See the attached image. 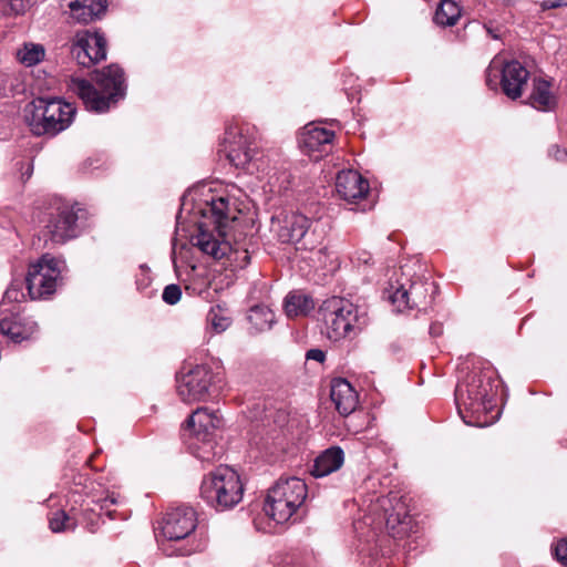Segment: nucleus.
Segmentation results:
<instances>
[{
	"instance_id": "nucleus-1",
	"label": "nucleus",
	"mask_w": 567,
	"mask_h": 567,
	"mask_svg": "<svg viewBox=\"0 0 567 567\" xmlns=\"http://www.w3.org/2000/svg\"><path fill=\"white\" fill-rule=\"evenodd\" d=\"M203 216L208 220L200 223L197 233L192 235V246L214 260L227 257L237 267H246L250 261L248 250L233 249L226 240L228 224L236 220V209L228 198L213 197L203 209Z\"/></svg>"
},
{
	"instance_id": "nucleus-2",
	"label": "nucleus",
	"mask_w": 567,
	"mask_h": 567,
	"mask_svg": "<svg viewBox=\"0 0 567 567\" xmlns=\"http://www.w3.org/2000/svg\"><path fill=\"white\" fill-rule=\"evenodd\" d=\"M499 381L496 370L486 364L478 371L474 370L465 383L457 385L455 391L458 413L463 421L473 426L488 424L487 413L495 406V396Z\"/></svg>"
},
{
	"instance_id": "nucleus-3",
	"label": "nucleus",
	"mask_w": 567,
	"mask_h": 567,
	"mask_svg": "<svg viewBox=\"0 0 567 567\" xmlns=\"http://www.w3.org/2000/svg\"><path fill=\"white\" fill-rule=\"evenodd\" d=\"M94 81L99 90L89 81L79 78H72L69 84L70 90L83 101L90 111L105 112L112 103H116L125 94L124 72L116 64L96 71Z\"/></svg>"
},
{
	"instance_id": "nucleus-4",
	"label": "nucleus",
	"mask_w": 567,
	"mask_h": 567,
	"mask_svg": "<svg viewBox=\"0 0 567 567\" xmlns=\"http://www.w3.org/2000/svg\"><path fill=\"white\" fill-rule=\"evenodd\" d=\"M320 311L327 336L332 341L353 339L369 324V316L365 309L344 298L332 297L326 300Z\"/></svg>"
},
{
	"instance_id": "nucleus-5",
	"label": "nucleus",
	"mask_w": 567,
	"mask_h": 567,
	"mask_svg": "<svg viewBox=\"0 0 567 567\" xmlns=\"http://www.w3.org/2000/svg\"><path fill=\"white\" fill-rule=\"evenodd\" d=\"M75 107L60 99L38 97L24 109V121L34 135L65 130L73 121Z\"/></svg>"
},
{
	"instance_id": "nucleus-6",
	"label": "nucleus",
	"mask_w": 567,
	"mask_h": 567,
	"mask_svg": "<svg viewBox=\"0 0 567 567\" xmlns=\"http://www.w3.org/2000/svg\"><path fill=\"white\" fill-rule=\"evenodd\" d=\"M307 484L299 477H280L269 489L264 504L266 515L277 524L287 523L305 504Z\"/></svg>"
},
{
	"instance_id": "nucleus-7",
	"label": "nucleus",
	"mask_w": 567,
	"mask_h": 567,
	"mask_svg": "<svg viewBox=\"0 0 567 567\" xmlns=\"http://www.w3.org/2000/svg\"><path fill=\"white\" fill-rule=\"evenodd\" d=\"M244 484L238 473L227 465L209 472L202 481L200 497L216 511H226L240 503Z\"/></svg>"
},
{
	"instance_id": "nucleus-8",
	"label": "nucleus",
	"mask_w": 567,
	"mask_h": 567,
	"mask_svg": "<svg viewBox=\"0 0 567 567\" xmlns=\"http://www.w3.org/2000/svg\"><path fill=\"white\" fill-rule=\"evenodd\" d=\"M221 424V417L207 408H198L188 417L185 434L188 432V449L197 458L204 462L214 460V435Z\"/></svg>"
},
{
	"instance_id": "nucleus-9",
	"label": "nucleus",
	"mask_w": 567,
	"mask_h": 567,
	"mask_svg": "<svg viewBox=\"0 0 567 567\" xmlns=\"http://www.w3.org/2000/svg\"><path fill=\"white\" fill-rule=\"evenodd\" d=\"M499 75L503 93L512 100L520 97L529 78L526 68L516 60L503 63L498 59H494L486 71V83L491 89L497 87Z\"/></svg>"
},
{
	"instance_id": "nucleus-10",
	"label": "nucleus",
	"mask_w": 567,
	"mask_h": 567,
	"mask_svg": "<svg viewBox=\"0 0 567 567\" xmlns=\"http://www.w3.org/2000/svg\"><path fill=\"white\" fill-rule=\"evenodd\" d=\"M78 210L66 202H55L45 213L43 236L45 241L64 244L78 236Z\"/></svg>"
},
{
	"instance_id": "nucleus-11",
	"label": "nucleus",
	"mask_w": 567,
	"mask_h": 567,
	"mask_svg": "<svg viewBox=\"0 0 567 567\" xmlns=\"http://www.w3.org/2000/svg\"><path fill=\"white\" fill-rule=\"evenodd\" d=\"M62 265L61 260L47 254L30 266L25 284L31 299L47 298L55 291Z\"/></svg>"
},
{
	"instance_id": "nucleus-12",
	"label": "nucleus",
	"mask_w": 567,
	"mask_h": 567,
	"mask_svg": "<svg viewBox=\"0 0 567 567\" xmlns=\"http://www.w3.org/2000/svg\"><path fill=\"white\" fill-rule=\"evenodd\" d=\"M221 381L208 365L200 364L177 378V393L184 402H196L208 398Z\"/></svg>"
},
{
	"instance_id": "nucleus-13",
	"label": "nucleus",
	"mask_w": 567,
	"mask_h": 567,
	"mask_svg": "<svg viewBox=\"0 0 567 567\" xmlns=\"http://www.w3.org/2000/svg\"><path fill=\"white\" fill-rule=\"evenodd\" d=\"M434 282L414 280L405 285H400L389 292L390 301L396 307L398 311L405 309H424L432 299L434 292Z\"/></svg>"
},
{
	"instance_id": "nucleus-14",
	"label": "nucleus",
	"mask_w": 567,
	"mask_h": 567,
	"mask_svg": "<svg viewBox=\"0 0 567 567\" xmlns=\"http://www.w3.org/2000/svg\"><path fill=\"white\" fill-rule=\"evenodd\" d=\"M72 55L82 66L89 68L106 56V41L99 32L82 30L75 33Z\"/></svg>"
},
{
	"instance_id": "nucleus-15",
	"label": "nucleus",
	"mask_w": 567,
	"mask_h": 567,
	"mask_svg": "<svg viewBox=\"0 0 567 567\" xmlns=\"http://www.w3.org/2000/svg\"><path fill=\"white\" fill-rule=\"evenodd\" d=\"M226 135L225 152L229 163L236 168L254 174L259 166L256 163L257 152L251 147V143L241 132L237 133L233 128H229Z\"/></svg>"
},
{
	"instance_id": "nucleus-16",
	"label": "nucleus",
	"mask_w": 567,
	"mask_h": 567,
	"mask_svg": "<svg viewBox=\"0 0 567 567\" xmlns=\"http://www.w3.org/2000/svg\"><path fill=\"white\" fill-rule=\"evenodd\" d=\"M195 528V511L190 507H178L166 514L162 534L167 540L177 542L186 538Z\"/></svg>"
},
{
	"instance_id": "nucleus-17",
	"label": "nucleus",
	"mask_w": 567,
	"mask_h": 567,
	"mask_svg": "<svg viewBox=\"0 0 567 567\" xmlns=\"http://www.w3.org/2000/svg\"><path fill=\"white\" fill-rule=\"evenodd\" d=\"M334 138V132L320 126L317 123L307 124L299 138L302 150L313 159H319L322 153H327Z\"/></svg>"
},
{
	"instance_id": "nucleus-18",
	"label": "nucleus",
	"mask_w": 567,
	"mask_h": 567,
	"mask_svg": "<svg viewBox=\"0 0 567 567\" xmlns=\"http://www.w3.org/2000/svg\"><path fill=\"white\" fill-rule=\"evenodd\" d=\"M336 189L341 198L355 202L369 192V183L357 171H341L336 178Z\"/></svg>"
},
{
	"instance_id": "nucleus-19",
	"label": "nucleus",
	"mask_w": 567,
	"mask_h": 567,
	"mask_svg": "<svg viewBox=\"0 0 567 567\" xmlns=\"http://www.w3.org/2000/svg\"><path fill=\"white\" fill-rule=\"evenodd\" d=\"M38 330L37 322L20 313H13L11 317H4L0 320V332L11 341L19 343L30 339Z\"/></svg>"
},
{
	"instance_id": "nucleus-20",
	"label": "nucleus",
	"mask_w": 567,
	"mask_h": 567,
	"mask_svg": "<svg viewBox=\"0 0 567 567\" xmlns=\"http://www.w3.org/2000/svg\"><path fill=\"white\" fill-rule=\"evenodd\" d=\"M330 398L340 415L347 416L355 411L359 395L346 379H334L331 382Z\"/></svg>"
},
{
	"instance_id": "nucleus-21",
	"label": "nucleus",
	"mask_w": 567,
	"mask_h": 567,
	"mask_svg": "<svg viewBox=\"0 0 567 567\" xmlns=\"http://www.w3.org/2000/svg\"><path fill=\"white\" fill-rule=\"evenodd\" d=\"M313 223L302 214L287 216L279 230V238L284 243H299L305 238Z\"/></svg>"
},
{
	"instance_id": "nucleus-22",
	"label": "nucleus",
	"mask_w": 567,
	"mask_h": 567,
	"mask_svg": "<svg viewBox=\"0 0 567 567\" xmlns=\"http://www.w3.org/2000/svg\"><path fill=\"white\" fill-rule=\"evenodd\" d=\"M344 462V453L339 446H331L319 454L311 468V475L323 477L338 471Z\"/></svg>"
},
{
	"instance_id": "nucleus-23",
	"label": "nucleus",
	"mask_w": 567,
	"mask_h": 567,
	"mask_svg": "<svg viewBox=\"0 0 567 567\" xmlns=\"http://www.w3.org/2000/svg\"><path fill=\"white\" fill-rule=\"evenodd\" d=\"M68 7L74 20L89 23L104 13L106 0H70Z\"/></svg>"
},
{
	"instance_id": "nucleus-24",
	"label": "nucleus",
	"mask_w": 567,
	"mask_h": 567,
	"mask_svg": "<svg viewBox=\"0 0 567 567\" xmlns=\"http://www.w3.org/2000/svg\"><path fill=\"white\" fill-rule=\"evenodd\" d=\"M313 308L312 298L301 291H292L285 299V311L289 318L305 317Z\"/></svg>"
},
{
	"instance_id": "nucleus-25",
	"label": "nucleus",
	"mask_w": 567,
	"mask_h": 567,
	"mask_svg": "<svg viewBox=\"0 0 567 567\" xmlns=\"http://www.w3.org/2000/svg\"><path fill=\"white\" fill-rule=\"evenodd\" d=\"M529 103L533 107L540 111H549L554 104L555 99L550 92V84L543 79H535L533 81V91L529 96Z\"/></svg>"
},
{
	"instance_id": "nucleus-26",
	"label": "nucleus",
	"mask_w": 567,
	"mask_h": 567,
	"mask_svg": "<svg viewBox=\"0 0 567 567\" xmlns=\"http://www.w3.org/2000/svg\"><path fill=\"white\" fill-rule=\"evenodd\" d=\"M17 60L27 68L34 66L45 58V49L40 43L25 42L16 53Z\"/></svg>"
},
{
	"instance_id": "nucleus-27",
	"label": "nucleus",
	"mask_w": 567,
	"mask_h": 567,
	"mask_svg": "<svg viewBox=\"0 0 567 567\" xmlns=\"http://www.w3.org/2000/svg\"><path fill=\"white\" fill-rule=\"evenodd\" d=\"M461 17V9L453 0H442L434 14V22L442 27L456 24Z\"/></svg>"
},
{
	"instance_id": "nucleus-28",
	"label": "nucleus",
	"mask_w": 567,
	"mask_h": 567,
	"mask_svg": "<svg viewBox=\"0 0 567 567\" xmlns=\"http://www.w3.org/2000/svg\"><path fill=\"white\" fill-rule=\"evenodd\" d=\"M249 320L259 330L270 329L275 320V315L265 306H256L250 309Z\"/></svg>"
},
{
	"instance_id": "nucleus-29",
	"label": "nucleus",
	"mask_w": 567,
	"mask_h": 567,
	"mask_svg": "<svg viewBox=\"0 0 567 567\" xmlns=\"http://www.w3.org/2000/svg\"><path fill=\"white\" fill-rule=\"evenodd\" d=\"M192 275L185 285L186 290L190 291L194 295H203L209 288L210 281L206 276V271L203 269L202 272H197V268L195 266L190 267Z\"/></svg>"
},
{
	"instance_id": "nucleus-30",
	"label": "nucleus",
	"mask_w": 567,
	"mask_h": 567,
	"mask_svg": "<svg viewBox=\"0 0 567 567\" xmlns=\"http://www.w3.org/2000/svg\"><path fill=\"white\" fill-rule=\"evenodd\" d=\"M231 323V320L226 316L219 307L212 308L207 313V324L216 332H224Z\"/></svg>"
},
{
	"instance_id": "nucleus-31",
	"label": "nucleus",
	"mask_w": 567,
	"mask_h": 567,
	"mask_svg": "<svg viewBox=\"0 0 567 567\" xmlns=\"http://www.w3.org/2000/svg\"><path fill=\"white\" fill-rule=\"evenodd\" d=\"M75 525V519L69 516L64 511H56L49 518V526L54 533L73 529Z\"/></svg>"
},
{
	"instance_id": "nucleus-32",
	"label": "nucleus",
	"mask_w": 567,
	"mask_h": 567,
	"mask_svg": "<svg viewBox=\"0 0 567 567\" xmlns=\"http://www.w3.org/2000/svg\"><path fill=\"white\" fill-rule=\"evenodd\" d=\"M182 290L178 285L172 284L164 288L162 298L167 305H175L181 300Z\"/></svg>"
},
{
	"instance_id": "nucleus-33",
	"label": "nucleus",
	"mask_w": 567,
	"mask_h": 567,
	"mask_svg": "<svg viewBox=\"0 0 567 567\" xmlns=\"http://www.w3.org/2000/svg\"><path fill=\"white\" fill-rule=\"evenodd\" d=\"M24 299L21 282H12L4 292V300L10 302H21Z\"/></svg>"
},
{
	"instance_id": "nucleus-34",
	"label": "nucleus",
	"mask_w": 567,
	"mask_h": 567,
	"mask_svg": "<svg viewBox=\"0 0 567 567\" xmlns=\"http://www.w3.org/2000/svg\"><path fill=\"white\" fill-rule=\"evenodd\" d=\"M554 555L558 561L567 567V539H560L556 543Z\"/></svg>"
},
{
	"instance_id": "nucleus-35",
	"label": "nucleus",
	"mask_w": 567,
	"mask_h": 567,
	"mask_svg": "<svg viewBox=\"0 0 567 567\" xmlns=\"http://www.w3.org/2000/svg\"><path fill=\"white\" fill-rule=\"evenodd\" d=\"M405 519H406V516L403 517V519L400 518V513L396 514V517H394L393 514H389L388 517H386V526L389 529L392 530V535L394 537H398L401 535V530H398L395 532V523L400 524V525H405Z\"/></svg>"
},
{
	"instance_id": "nucleus-36",
	"label": "nucleus",
	"mask_w": 567,
	"mask_h": 567,
	"mask_svg": "<svg viewBox=\"0 0 567 567\" xmlns=\"http://www.w3.org/2000/svg\"><path fill=\"white\" fill-rule=\"evenodd\" d=\"M560 7H567V0H545L540 3V8L543 11Z\"/></svg>"
},
{
	"instance_id": "nucleus-37",
	"label": "nucleus",
	"mask_w": 567,
	"mask_h": 567,
	"mask_svg": "<svg viewBox=\"0 0 567 567\" xmlns=\"http://www.w3.org/2000/svg\"><path fill=\"white\" fill-rule=\"evenodd\" d=\"M306 358L308 360H315V361H318V362H323L324 359H326V354L322 350L320 349H310L307 354H306Z\"/></svg>"
},
{
	"instance_id": "nucleus-38",
	"label": "nucleus",
	"mask_w": 567,
	"mask_h": 567,
	"mask_svg": "<svg viewBox=\"0 0 567 567\" xmlns=\"http://www.w3.org/2000/svg\"><path fill=\"white\" fill-rule=\"evenodd\" d=\"M550 154L557 159V161H566L567 159V152L564 150H560L557 145L551 146L549 150Z\"/></svg>"
},
{
	"instance_id": "nucleus-39",
	"label": "nucleus",
	"mask_w": 567,
	"mask_h": 567,
	"mask_svg": "<svg viewBox=\"0 0 567 567\" xmlns=\"http://www.w3.org/2000/svg\"><path fill=\"white\" fill-rule=\"evenodd\" d=\"M430 333H431V336H433V337H439V336H441V333H442V327H441V324H439V323H433V324L430 327Z\"/></svg>"
},
{
	"instance_id": "nucleus-40",
	"label": "nucleus",
	"mask_w": 567,
	"mask_h": 567,
	"mask_svg": "<svg viewBox=\"0 0 567 567\" xmlns=\"http://www.w3.org/2000/svg\"><path fill=\"white\" fill-rule=\"evenodd\" d=\"M488 34L493 38V39H498V34L493 30L491 29L489 27L485 25Z\"/></svg>"
},
{
	"instance_id": "nucleus-41",
	"label": "nucleus",
	"mask_w": 567,
	"mask_h": 567,
	"mask_svg": "<svg viewBox=\"0 0 567 567\" xmlns=\"http://www.w3.org/2000/svg\"><path fill=\"white\" fill-rule=\"evenodd\" d=\"M109 501H110L112 504H114V503H115V499H114V498H109V497H106V498H104V499H103V502H104V503H106V502H109Z\"/></svg>"
},
{
	"instance_id": "nucleus-42",
	"label": "nucleus",
	"mask_w": 567,
	"mask_h": 567,
	"mask_svg": "<svg viewBox=\"0 0 567 567\" xmlns=\"http://www.w3.org/2000/svg\"><path fill=\"white\" fill-rule=\"evenodd\" d=\"M324 252H326V249H319V250L316 252V255H322V254H324Z\"/></svg>"
}]
</instances>
